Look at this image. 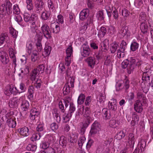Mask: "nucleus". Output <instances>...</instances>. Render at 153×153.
Wrapping results in <instances>:
<instances>
[{
    "mask_svg": "<svg viewBox=\"0 0 153 153\" xmlns=\"http://www.w3.org/2000/svg\"><path fill=\"white\" fill-rule=\"evenodd\" d=\"M141 64V61L136 59L134 57H131L123 61L122 63V67L124 69L127 68L128 73L130 74L137 66H139Z\"/></svg>",
    "mask_w": 153,
    "mask_h": 153,
    "instance_id": "nucleus-1",
    "label": "nucleus"
},
{
    "mask_svg": "<svg viewBox=\"0 0 153 153\" xmlns=\"http://www.w3.org/2000/svg\"><path fill=\"white\" fill-rule=\"evenodd\" d=\"M9 0H6L4 3L0 6V17L1 18H3L6 13L9 15L12 13V4Z\"/></svg>",
    "mask_w": 153,
    "mask_h": 153,
    "instance_id": "nucleus-2",
    "label": "nucleus"
},
{
    "mask_svg": "<svg viewBox=\"0 0 153 153\" xmlns=\"http://www.w3.org/2000/svg\"><path fill=\"white\" fill-rule=\"evenodd\" d=\"M150 76L148 75L147 72L144 73L143 74L142 79L143 82L141 84V86L143 91L146 94L148 91L149 87V81Z\"/></svg>",
    "mask_w": 153,
    "mask_h": 153,
    "instance_id": "nucleus-3",
    "label": "nucleus"
},
{
    "mask_svg": "<svg viewBox=\"0 0 153 153\" xmlns=\"http://www.w3.org/2000/svg\"><path fill=\"white\" fill-rule=\"evenodd\" d=\"M74 79L70 77L68 79L67 83L65 85L63 88V94L65 95H66L69 93L70 91L71 88L74 87Z\"/></svg>",
    "mask_w": 153,
    "mask_h": 153,
    "instance_id": "nucleus-4",
    "label": "nucleus"
},
{
    "mask_svg": "<svg viewBox=\"0 0 153 153\" xmlns=\"http://www.w3.org/2000/svg\"><path fill=\"white\" fill-rule=\"evenodd\" d=\"M41 30L44 36L47 39H51L52 37L51 31L49 26L46 24H43L41 27Z\"/></svg>",
    "mask_w": 153,
    "mask_h": 153,
    "instance_id": "nucleus-5",
    "label": "nucleus"
},
{
    "mask_svg": "<svg viewBox=\"0 0 153 153\" xmlns=\"http://www.w3.org/2000/svg\"><path fill=\"white\" fill-rule=\"evenodd\" d=\"M37 17L36 14L33 13L31 15L30 14L25 13L24 15V20L26 22H30L31 23L33 21H36Z\"/></svg>",
    "mask_w": 153,
    "mask_h": 153,
    "instance_id": "nucleus-6",
    "label": "nucleus"
},
{
    "mask_svg": "<svg viewBox=\"0 0 153 153\" xmlns=\"http://www.w3.org/2000/svg\"><path fill=\"white\" fill-rule=\"evenodd\" d=\"M17 88L14 87L13 85H9L6 87L4 94L8 96L12 94H16L17 93Z\"/></svg>",
    "mask_w": 153,
    "mask_h": 153,
    "instance_id": "nucleus-7",
    "label": "nucleus"
},
{
    "mask_svg": "<svg viewBox=\"0 0 153 153\" xmlns=\"http://www.w3.org/2000/svg\"><path fill=\"white\" fill-rule=\"evenodd\" d=\"M22 97L18 98L17 97H13L12 99L9 101V106L10 108H16L18 106L20 102V101L22 100Z\"/></svg>",
    "mask_w": 153,
    "mask_h": 153,
    "instance_id": "nucleus-8",
    "label": "nucleus"
},
{
    "mask_svg": "<svg viewBox=\"0 0 153 153\" xmlns=\"http://www.w3.org/2000/svg\"><path fill=\"white\" fill-rule=\"evenodd\" d=\"M100 129V124L97 122L95 121L92 125L90 133L91 135L95 134L97 133Z\"/></svg>",
    "mask_w": 153,
    "mask_h": 153,
    "instance_id": "nucleus-9",
    "label": "nucleus"
},
{
    "mask_svg": "<svg viewBox=\"0 0 153 153\" xmlns=\"http://www.w3.org/2000/svg\"><path fill=\"white\" fill-rule=\"evenodd\" d=\"M0 60L4 64H7L8 63L9 60L8 54L5 52H0Z\"/></svg>",
    "mask_w": 153,
    "mask_h": 153,
    "instance_id": "nucleus-10",
    "label": "nucleus"
},
{
    "mask_svg": "<svg viewBox=\"0 0 153 153\" xmlns=\"http://www.w3.org/2000/svg\"><path fill=\"white\" fill-rule=\"evenodd\" d=\"M9 54L11 59H12V63L14 65V68H15L16 66V57L15 56L16 52L12 48H10L9 49Z\"/></svg>",
    "mask_w": 153,
    "mask_h": 153,
    "instance_id": "nucleus-11",
    "label": "nucleus"
},
{
    "mask_svg": "<svg viewBox=\"0 0 153 153\" xmlns=\"http://www.w3.org/2000/svg\"><path fill=\"white\" fill-rule=\"evenodd\" d=\"M134 108L135 110L138 113L142 112L143 110L142 105L141 101L139 100H137L134 104Z\"/></svg>",
    "mask_w": 153,
    "mask_h": 153,
    "instance_id": "nucleus-12",
    "label": "nucleus"
},
{
    "mask_svg": "<svg viewBox=\"0 0 153 153\" xmlns=\"http://www.w3.org/2000/svg\"><path fill=\"white\" fill-rule=\"evenodd\" d=\"M39 114V111L36 108H33L30 111V117L32 120L35 119Z\"/></svg>",
    "mask_w": 153,
    "mask_h": 153,
    "instance_id": "nucleus-13",
    "label": "nucleus"
},
{
    "mask_svg": "<svg viewBox=\"0 0 153 153\" xmlns=\"http://www.w3.org/2000/svg\"><path fill=\"white\" fill-rule=\"evenodd\" d=\"M108 106L110 109L114 111H116L117 109L116 100L114 99L111 100L108 102Z\"/></svg>",
    "mask_w": 153,
    "mask_h": 153,
    "instance_id": "nucleus-14",
    "label": "nucleus"
},
{
    "mask_svg": "<svg viewBox=\"0 0 153 153\" xmlns=\"http://www.w3.org/2000/svg\"><path fill=\"white\" fill-rule=\"evenodd\" d=\"M102 114L103 118L105 120L109 119L111 117L110 111L106 108H104L102 109Z\"/></svg>",
    "mask_w": 153,
    "mask_h": 153,
    "instance_id": "nucleus-15",
    "label": "nucleus"
},
{
    "mask_svg": "<svg viewBox=\"0 0 153 153\" xmlns=\"http://www.w3.org/2000/svg\"><path fill=\"white\" fill-rule=\"evenodd\" d=\"M120 124V123L118 120L114 119L111 120L109 122V126L113 128L117 127Z\"/></svg>",
    "mask_w": 153,
    "mask_h": 153,
    "instance_id": "nucleus-16",
    "label": "nucleus"
},
{
    "mask_svg": "<svg viewBox=\"0 0 153 153\" xmlns=\"http://www.w3.org/2000/svg\"><path fill=\"white\" fill-rule=\"evenodd\" d=\"M128 142L131 148H133L134 144V135L132 133H130L128 135Z\"/></svg>",
    "mask_w": 153,
    "mask_h": 153,
    "instance_id": "nucleus-17",
    "label": "nucleus"
},
{
    "mask_svg": "<svg viewBox=\"0 0 153 153\" xmlns=\"http://www.w3.org/2000/svg\"><path fill=\"white\" fill-rule=\"evenodd\" d=\"M37 2L36 4V11L37 13H39L43 9V6L44 3L43 1H37Z\"/></svg>",
    "mask_w": 153,
    "mask_h": 153,
    "instance_id": "nucleus-18",
    "label": "nucleus"
},
{
    "mask_svg": "<svg viewBox=\"0 0 153 153\" xmlns=\"http://www.w3.org/2000/svg\"><path fill=\"white\" fill-rule=\"evenodd\" d=\"M132 120L131 122V125L132 126H134L135 125L138 124L139 117L136 113L134 112L132 114Z\"/></svg>",
    "mask_w": 153,
    "mask_h": 153,
    "instance_id": "nucleus-19",
    "label": "nucleus"
},
{
    "mask_svg": "<svg viewBox=\"0 0 153 153\" xmlns=\"http://www.w3.org/2000/svg\"><path fill=\"white\" fill-rule=\"evenodd\" d=\"M22 97V100L20 101V102H22L21 104V106L22 108L25 109L24 111L28 109L29 106V102L26 100L23 99L24 97Z\"/></svg>",
    "mask_w": 153,
    "mask_h": 153,
    "instance_id": "nucleus-20",
    "label": "nucleus"
},
{
    "mask_svg": "<svg viewBox=\"0 0 153 153\" xmlns=\"http://www.w3.org/2000/svg\"><path fill=\"white\" fill-rule=\"evenodd\" d=\"M51 30L52 31L53 33H57L60 30V27L58 25H56L55 24L52 23L51 25Z\"/></svg>",
    "mask_w": 153,
    "mask_h": 153,
    "instance_id": "nucleus-21",
    "label": "nucleus"
},
{
    "mask_svg": "<svg viewBox=\"0 0 153 153\" xmlns=\"http://www.w3.org/2000/svg\"><path fill=\"white\" fill-rule=\"evenodd\" d=\"M91 110L89 108L87 107V122L88 124L93 120V118Z\"/></svg>",
    "mask_w": 153,
    "mask_h": 153,
    "instance_id": "nucleus-22",
    "label": "nucleus"
},
{
    "mask_svg": "<svg viewBox=\"0 0 153 153\" xmlns=\"http://www.w3.org/2000/svg\"><path fill=\"white\" fill-rule=\"evenodd\" d=\"M39 54L38 52L36 51H33L32 54L31 56V61L33 62H37L39 57L38 55Z\"/></svg>",
    "mask_w": 153,
    "mask_h": 153,
    "instance_id": "nucleus-23",
    "label": "nucleus"
},
{
    "mask_svg": "<svg viewBox=\"0 0 153 153\" xmlns=\"http://www.w3.org/2000/svg\"><path fill=\"white\" fill-rule=\"evenodd\" d=\"M148 27L147 23L144 21L142 22L140 25V28L141 32L143 33H145L147 32Z\"/></svg>",
    "mask_w": 153,
    "mask_h": 153,
    "instance_id": "nucleus-24",
    "label": "nucleus"
},
{
    "mask_svg": "<svg viewBox=\"0 0 153 153\" xmlns=\"http://www.w3.org/2000/svg\"><path fill=\"white\" fill-rule=\"evenodd\" d=\"M20 134L24 136H27L29 135V129L27 127H25L22 128L20 131Z\"/></svg>",
    "mask_w": 153,
    "mask_h": 153,
    "instance_id": "nucleus-25",
    "label": "nucleus"
},
{
    "mask_svg": "<svg viewBox=\"0 0 153 153\" xmlns=\"http://www.w3.org/2000/svg\"><path fill=\"white\" fill-rule=\"evenodd\" d=\"M139 43L135 41H133L131 44L130 50L132 51H136L139 48Z\"/></svg>",
    "mask_w": 153,
    "mask_h": 153,
    "instance_id": "nucleus-26",
    "label": "nucleus"
},
{
    "mask_svg": "<svg viewBox=\"0 0 153 153\" xmlns=\"http://www.w3.org/2000/svg\"><path fill=\"white\" fill-rule=\"evenodd\" d=\"M7 123L9 127L10 128L14 127L16 125V122L14 119L12 118L8 119L7 120Z\"/></svg>",
    "mask_w": 153,
    "mask_h": 153,
    "instance_id": "nucleus-27",
    "label": "nucleus"
},
{
    "mask_svg": "<svg viewBox=\"0 0 153 153\" xmlns=\"http://www.w3.org/2000/svg\"><path fill=\"white\" fill-rule=\"evenodd\" d=\"M26 90L25 85L22 83H21L17 87V91L18 93H20L23 92Z\"/></svg>",
    "mask_w": 153,
    "mask_h": 153,
    "instance_id": "nucleus-28",
    "label": "nucleus"
},
{
    "mask_svg": "<svg viewBox=\"0 0 153 153\" xmlns=\"http://www.w3.org/2000/svg\"><path fill=\"white\" fill-rule=\"evenodd\" d=\"M87 62L89 66L91 68H93L95 64L94 59L92 57H89L87 59Z\"/></svg>",
    "mask_w": 153,
    "mask_h": 153,
    "instance_id": "nucleus-29",
    "label": "nucleus"
},
{
    "mask_svg": "<svg viewBox=\"0 0 153 153\" xmlns=\"http://www.w3.org/2000/svg\"><path fill=\"white\" fill-rule=\"evenodd\" d=\"M50 15V12L45 11L42 13L41 17L42 19L45 20L49 19Z\"/></svg>",
    "mask_w": 153,
    "mask_h": 153,
    "instance_id": "nucleus-30",
    "label": "nucleus"
},
{
    "mask_svg": "<svg viewBox=\"0 0 153 153\" xmlns=\"http://www.w3.org/2000/svg\"><path fill=\"white\" fill-rule=\"evenodd\" d=\"M80 133L81 134H84L86 129V121L85 120L84 121L80 123Z\"/></svg>",
    "mask_w": 153,
    "mask_h": 153,
    "instance_id": "nucleus-31",
    "label": "nucleus"
},
{
    "mask_svg": "<svg viewBox=\"0 0 153 153\" xmlns=\"http://www.w3.org/2000/svg\"><path fill=\"white\" fill-rule=\"evenodd\" d=\"M85 98V95L83 94H81L79 96L78 99V104L79 105L83 104L84 102Z\"/></svg>",
    "mask_w": 153,
    "mask_h": 153,
    "instance_id": "nucleus-32",
    "label": "nucleus"
},
{
    "mask_svg": "<svg viewBox=\"0 0 153 153\" xmlns=\"http://www.w3.org/2000/svg\"><path fill=\"white\" fill-rule=\"evenodd\" d=\"M125 136V134L124 132L123 131H121L117 134L115 137L117 139L120 140L123 138Z\"/></svg>",
    "mask_w": 153,
    "mask_h": 153,
    "instance_id": "nucleus-33",
    "label": "nucleus"
},
{
    "mask_svg": "<svg viewBox=\"0 0 153 153\" xmlns=\"http://www.w3.org/2000/svg\"><path fill=\"white\" fill-rule=\"evenodd\" d=\"M34 89V87L32 85L30 86L28 88V92L29 94L28 97L30 99H32L33 98Z\"/></svg>",
    "mask_w": 153,
    "mask_h": 153,
    "instance_id": "nucleus-34",
    "label": "nucleus"
},
{
    "mask_svg": "<svg viewBox=\"0 0 153 153\" xmlns=\"http://www.w3.org/2000/svg\"><path fill=\"white\" fill-rule=\"evenodd\" d=\"M128 31V27L126 26L123 27L120 30L119 33L124 36L127 35Z\"/></svg>",
    "mask_w": 153,
    "mask_h": 153,
    "instance_id": "nucleus-35",
    "label": "nucleus"
},
{
    "mask_svg": "<svg viewBox=\"0 0 153 153\" xmlns=\"http://www.w3.org/2000/svg\"><path fill=\"white\" fill-rule=\"evenodd\" d=\"M59 142L62 146H65L67 143V138L64 136H62L60 137Z\"/></svg>",
    "mask_w": 153,
    "mask_h": 153,
    "instance_id": "nucleus-36",
    "label": "nucleus"
},
{
    "mask_svg": "<svg viewBox=\"0 0 153 153\" xmlns=\"http://www.w3.org/2000/svg\"><path fill=\"white\" fill-rule=\"evenodd\" d=\"M39 73L37 71V69H34L32 71V73L31 75L30 79L32 80H36V77L39 74Z\"/></svg>",
    "mask_w": 153,
    "mask_h": 153,
    "instance_id": "nucleus-37",
    "label": "nucleus"
},
{
    "mask_svg": "<svg viewBox=\"0 0 153 153\" xmlns=\"http://www.w3.org/2000/svg\"><path fill=\"white\" fill-rule=\"evenodd\" d=\"M42 134L40 133L33 134L31 138V140L33 141L39 140Z\"/></svg>",
    "mask_w": 153,
    "mask_h": 153,
    "instance_id": "nucleus-38",
    "label": "nucleus"
},
{
    "mask_svg": "<svg viewBox=\"0 0 153 153\" xmlns=\"http://www.w3.org/2000/svg\"><path fill=\"white\" fill-rule=\"evenodd\" d=\"M86 16V9H83L79 14V19L82 21L84 20L85 19Z\"/></svg>",
    "mask_w": 153,
    "mask_h": 153,
    "instance_id": "nucleus-39",
    "label": "nucleus"
},
{
    "mask_svg": "<svg viewBox=\"0 0 153 153\" xmlns=\"http://www.w3.org/2000/svg\"><path fill=\"white\" fill-rule=\"evenodd\" d=\"M118 46V44L116 42H114L111 44V47L110 49L111 53H114L117 49Z\"/></svg>",
    "mask_w": 153,
    "mask_h": 153,
    "instance_id": "nucleus-40",
    "label": "nucleus"
},
{
    "mask_svg": "<svg viewBox=\"0 0 153 153\" xmlns=\"http://www.w3.org/2000/svg\"><path fill=\"white\" fill-rule=\"evenodd\" d=\"M81 55L84 57L86 56V44L84 43L81 48Z\"/></svg>",
    "mask_w": 153,
    "mask_h": 153,
    "instance_id": "nucleus-41",
    "label": "nucleus"
},
{
    "mask_svg": "<svg viewBox=\"0 0 153 153\" xmlns=\"http://www.w3.org/2000/svg\"><path fill=\"white\" fill-rule=\"evenodd\" d=\"M52 48L50 46L46 45L45 46L44 49V53L46 56H48L50 53Z\"/></svg>",
    "mask_w": 153,
    "mask_h": 153,
    "instance_id": "nucleus-42",
    "label": "nucleus"
},
{
    "mask_svg": "<svg viewBox=\"0 0 153 153\" xmlns=\"http://www.w3.org/2000/svg\"><path fill=\"white\" fill-rule=\"evenodd\" d=\"M37 146L34 145L29 144L26 147L28 151H32L34 152L36 149Z\"/></svg>",
    "mask_w": 153,
    "mask_h": 153,
    "instance_id": "nucleus-43",
    "label": "nucleus"
},
{
    "mask_svg": "<svg viewBox=\"0 0 153 153\" xmlns=\"http://www.w3.org/2000/svg\"><path fill=\"white\" fill-rule=\"evenodd\" d=\"M76 110V107L75 105L72 102L70 103V108L68 112L70 114H72Z\"/></svg>",
    "mask_w": 153,
    "mask_h": 153,
    "instance_id": "nucleus-44",
    "label": "nucleus"
},
{
    "mask_svg": "<svg viewBox=\"0 0 153 153\" xmlns=\"http://www.w3.org/2000/svg\"><path fill=\"white\" fill-rule=\"evenodd\" d=\"M104 13L103 10L99 11L97 14L98 18L99 20H102L104 19Z\"/></svg>",
    "mask_w": 153,
    "mask_h": 153,
    "instance_id": "nucleus-45",
    "label": "nucleus"
},
{
    "mask_svg": "<svg viewBox=\"0 0 153 153\" xmlns=\"http://www.w3.org/2000/svg\"><path fill=\"white\" fill-rule=\"evenodd\" d=\"M34 86L37 88H41L42 81L40 79H39L38 78H36V80H34Z\"/></svg>",
    "mask_w": 153,
    "mask_h": 153,
    "instance_id": "nucleus-46",
    "label": "nucleus"
},
{
    "mask_svg": "<svg viewBox=\"0 0 153 153\" xmlns=\"http://www.w3.org/2000/svg\"><path fill=\"white\" fill-rule=\"evenodd\" d=\"M45 66L44 64H41L39 65L35 69H37V71L39 73H43L45 70Z\"/></svg>",
    "mask_w": 153,
    "mask_h": 153,
    "instance_id": "nucleus-47",
    "label": "nucleus"
},
{
    "mask_svg": "<svg viewBox=\"0 0 153 153\" xmlns=\"http://www.w3.org/2000/svg\"><path fill=\"white\" fill-rule=\"evenodd\" d=\"M125 51L119 49L117 50V56L119 58H123L125 56L124 54Z\"/></svg>",
    "mask_w": 153,
    "mask_h": 153,
    "instance_id": "nucleus-48",
    "label": "nucleus"
},
{
    "mask_svg": "<svg viewBox=\"0 0 153 153\" xmlns=\"http://www.w3.org/2000/svg\"><path fill=\"white\" fill-rule=\"evenodd\" d=\"M115 10L113 11V15L115 19H118V11H120L121 10L120 7H118L117 9L114 8Z\"/></svg>",
    "mask_w": 153,
    "mask_h": 153,
    "instance_id": "nucleus-49",
    "label": "nucleus"
},
{
    "mask_svg": "<svg viewBox=\"0 0 153 153\" xmlns=\"http://www.w3.org/2000/svg\"><path fill=\"white\" fill-rule=\"evenodd\" d=\"M7 37L6 34L5 33L2 34L0 37V43L3 44L5 42H6V40Z\"/></svg>",
    "mask_w": 153,
    "mask_h": 153,
    "instance_id": "nucleus-50",
    "label": "nucleus"
},
{
    "mask_svg": "<svg viewBox=\"0 0 153 153\" xmlns=\"http://www.w3.org/2000/svg\"><path fill=\"white\" fill-rule=\"evenodd\" d=\"M10 33L13 38L16 37L18 34L17 31H16L13 27L10 28Z\"/></svg>",
    "mask_w": 153,
    "mask_h": 153,
    "instance_id": "nucleus-51",
    "label": "nucleus"
},
{
    "mask_svg": "<svg viewBox=\"0 0 153 153\" xmlns=\"http://www.w3.org/2000/svg\"><path fill=\"white\" fill-rule=\"evenodd\" d=\"M36 36L37 37V41H41L43 37V33H42L40 31L38 30L36 32Z\"/></svg>",
    "mask_w": 153,
    "mask_h": 153,
    "instance_id": "nucleus-52",
    "label": "nucleus"
},
{
    "mask_svg": "<svg viewBox=\"0 0 153 153\" xmlns=\"http://www.w3.org/2000/svg\"><path fill=\"white\" fill-rule=\"evenodd\" d=\"M48 7L50 10L53 11L55 8L54 5L51 0L48 1Z\"/></svg>",
    "mask_w": 153,
    "mask_h": 153,
    "instance_id": "nucleus-53",
    "label": "nucleus"
},
{
    "mask_svg": "<svg viewBox=\"0 0 153 153\" xmlns=\"http://www.w3.org/2000/svg\"><path fill=\"white\" fill-rule=\"evenodd\" d=\"M13 12L14 13L18 15L20 13V10L17 5H15L13 8Z\"/></svg>",
    "mask_w": 153,
    "mask_h": 153,
    "instance_id": "nucleus-54",
    "label": "nucleus"
},
{
    "mask_svg": "<svg viewBox=\"0 0 153 153\" xmlns=\"http://www.w3.org/2000/svg\"><path fill=\"white\" fill-rule=\"evenodd\" d=\"M72 51L73 50L72 47L70 45L66 50V53L67 56L71 57Z\"/></svg>",
    "mask_w": 153,
    "mask_h": 153,
    "instance_id": "nucleus-55",
    "label": "nucleus"
},
{
    "mask_svg": "<svg viewBox=\"0 0 153 153\" xmlns=\"http://www.w3.org/2000/svg\"><path fill=\"white\" fill-rule=\"evenodd\" d=\"M121 13L124 17H127L129 15V12L126 9L123 8L121 10Z\"/></svg>",
    "mask_w": 153,
    "mask_h": 153,
    "instance_id": "nucleus-56",
    "label": "nucleus"
},
{
    "mask_svg": "<svg viewBox=\"0 0 153 153\" xmlns=\"http://www.w3.org/2000/svg\"><path fill=\"white\" fill-rule=\"evenodd\" d=\"M36 21H34L32 22V26H31V29L32 32L34 33L36 32L37 31V27L36 26V25H35V22Z\"/></svg>",
    "mask_w": 153,
    "mask_h": 153,
    "instance_id": "nucleus-57",
    "label": "nucleus"
},
{
    "mask_svg": "<svg viewBox=\"0 0 153 153\" xmlns=\"http://www.w3.org/2000/svg\"><path fill=\"white\" fill-rule=\"evenodd\" d=\"M27 53L30 55L32 53L33 48L32 43L30 42H28L27 44Z\"/></svg>",
    "mask_w": 153,
    "mask_h": 153,
    "instance_id": "nucleus-58",
    "label": "nucleus"
},
{
    "mask_svg": "<svg viewBox=\"0 0 153 153\" xmlns=\"http://www.w3.org/2000/svg\"><path fill=\"white\" fill-rule=\"evenodd\" d=\"M97 0H88L87 5L88 7L90 9H92L94 7V3L93 1L95 2Z\"/></svg>",
    "mask_w": 153,
    "mask_h": 153,
    "instance_id": "nucleus-59",
    "label": "nucleus"
},
{
    "mask_svg": "<svg viewBox=\"0 0 153 153\" xmlns=\"http://www.w3.org/2000/svg\"><path fill=\"white\" fill-rule=\"evenodd\" d=\"M122 83L120 82H117L116 84V90L117 91H119L121 90L123 88Z\"/></svg>",
    "mask_w": 153,
    "mask_h": 153,
    "instance_id": "nucleus-60",
    "label": "nucleus"
},
{
    "mask_svg": "<svg viewBox=\"0 0 153 153\" xmlns=\"http://www.w3.org/2000/svg\"><path fill=\"white\" fill-rule=\"evenodd\" d=\"M50 128L52 130L55 131L58 128V126L56 123H53L51 124Z\"/></svg>",
    "mask_w": 153,
    "mask_h": 153,
    "instance_id": "nucleus-61",
    "label": "nucleus"
},
{
    "mask_svg": "<svg viewBox=\"0 0 153 153\" xmlns=\"http://www.w3.org/2000/svg\"><path fill=\"white\" fill-rule=\"evenodd\" d=\"M127 45V44L125 41L124 40L122 41L120 45V49H121V50L125 51Z\"/></svg>",
    "mask_w": 153,
    "mask_h": 153,
    "instance_id": "nucleus-62",
    "label": "nucleus"
},
{
    "mask_svg": "<svg viewBox=\"0 0 153 153\" xmlns=\"http://www.w3.org/2000/svg\"><path fill=\"white\" fill-rule=\"evenodd\" d=\"M36 45L38 51H40L42 49L41 44V41H37Z\"/></svg>",
    "mask_w": 153,
    "mask_h": 153,
    "instance_id": "nucleus-63",
    "label": "nucleus"
},
{
    "mask_svg": "<svg viewBox=\"0 0 153 153\" xmlns=\"http://www.w3.org/2000/svg\"><path fill=\"white\" fill-rule=\"evenodd\" d=\"M72 114H70L68 112L65 116H63V119L64 120H65L66 122L68 121L71 118Z\"/></svg>",
    "mask_w": 153,
    "mask_h": 153,
    "instance_id": "nucleus-64",
    "label": "nucleus"
}]
</instances>
